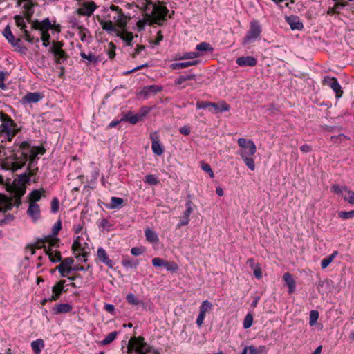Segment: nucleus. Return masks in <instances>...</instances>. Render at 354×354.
<instances>
[{
	"instance_id": "nucleus-1",
	"label": "nucleus",
	"mask_w": 354,
	"mask_h": 354,
	"mask_svg": "<svg viewBox=\"0 0 354 354\" xmlns=\"http://www.w3.org/2000/svg\"><path fill=\"white\" fill-rule=\"evenodd\" d=\"M127 354H149L153 347L148 345L142 336L131 337L127 344Z\"/></svg>"
},
{
	"instance_id": "nucleus-2",
	"label": "nucleus",
	"mask_w": 354,
	"mask_h": 354,
	"mask_svg": "<svg viewBox=\"0 0 354 354\" xmlns=\"http://www.w3.org/2000/svg\"><path fill=\"white\" fill-rule=\"evenodd\" d=\"M168 13L169 10L165 6L154 3L151 12L147 13V17L151 19L153 24L162 26L167 20Z\"/></svg>"
},
{
	"instance_id": "nucleus-3",
	"label": "nucleus",
	"mask_w": 354,
	"mask_h": 354,
	"mask_svg": "<svg viewBox=\"0 0 354 354\" xmlns=\"http://www.w3.org/2000/svg\"><path fill=\"white\" fill-rule=\"evenodd\" d=\"M262 32V26L257 19H252L250 23L249 30L243 38L242 44L246 45L256 41L260 37Z\"/></svg>"
},
{
	"instance_id": "nucleus-4",
	"label": "nucleus",
	"mask_w": 354,
	"mask_h": 354,
	"mask_svg": "<svg viewBox=\"0 0 354 354\" xmlns=\"http://www.w3.org/2000/svg\"><path fill=\"white\" fill-rule=\"evenodd\" d=\"M13 153L11 155L13 162L12 167L14 169H19L22 168L27 161L28 160V157L30 156L28 151L27 150H20L19 145L15 149H12Z\"/></svg>"
},
{
	"instance_id": "nucleus-5",
	"label": "nucleus",
	"mask_w": 354,
	"mask_h": 354,
	"mask_svg": "<svg viewBox=\"0 0 354 354\" xmlns=\"http://www.w3.org/2000/svg\"><path fill=\"white\" fill-rule=\"evenodd\" d=\"M241 149L239 154L243 156H254L257 151V147L254 142L251 140H247L243 138H239L237 140Z\"/></svg>"
},
{
	"instance_id": "nucleus-6",
	"label": "nucleus",
	"mask_w": 354,
	"mask_h": 354,
	"mask_svg": "<svg viewBox=\"0 0 354 354\" xmlns=\"http://www.w3.org/2000/svg\"><path fill=\"white\" fill-rule=\"evenodd\" d=\"M14 19L15 21V24L17 27L20 28L21 31L23 32L24 38L25 40H26L30 44H36L38 43L40 40L39 37H34L32 36L30 33V32L26 29V24L24 21V17L22 15H15L14 17Z\"/></svg>"
},
{
	"instance_id": "nucleus-7",
	"label": "nucleus",
	"mask_w": 354,
	"mask_h": 354,
	"mask_svg": "<svg viewBox=\"0 0 354 354\" xmlns=\"http://www.w3.org/2000/svg\"><path fill=\"white\" fill-rule=\"evenodd\" d=\"M331 191L341 196L349 204L354 205V191L351 190L347 186L334 184L331 186Z\"/></svg>"
},
{
	"instance_id": "nucleus-8",
	"label": "nucleus",
	"mask_w": 354,
	"mask_h": 354,
	"mask_svg": "<svg viewBox=\"0 0 354 354\" xmlns=\"http://www.w3.org/2000/svg\"><path fill=\"white\" fill-rule=\"evenodd\" d=\"M109 8L111 10L116 12V15L113 17V20L116 22L117 26L120 28H126L130 17L126 16L123 13L122 10L118 6L111 4Z\"/></svg>"
},
{
	"instance_id": "nucleus-9",
	"label": "nucleus",
	"mask_w": 354,
	"mask_h": 354,
	"mask_svg": "<svg viewBox=\"0 0 354 354\" xmlns=\"http://www.w3.org/2000/svg\"><path fill=\"white\" fill-rule=\"evenodd\" d=\"M0 133L19 127L11 117L3 111H0Z\"/></svg>"
},
{
	"instance_id": "nucleus-10",
	"label": "nucleus",
	"mask_w": 354,
	"mask_h": 354,
	"mask_svg": "<svg viewBox=\"0 0 354 354\" xmlns=\"http://www.w3.org/2000/svg\"><path fill=\"white\" fill-rule=\"evenodd\" d=\"M322 83L324 85L330 87L335 93L337 98H340L343 95L342 86L339 84L337 80L335 77L325 76L322 80Z\"/></svg>"
},
{
	"instance_id": "nucleus-11",
	"label": "nucleus",
	"mask_w": 354,
	"mask_h": 354,
	"mask_svg": "<svg viewBox=\"0 0 354 354\" xmlns=\"http://www.w3.org/2000/svg\"><path fill=\"white\" fill-rule=\"evenodd\" d=\"M19 149L28 151L30 156L28 157L29 164L27 170L30 171L32 167L37 165L39 158L35 153H33L32 148H31L30 144L28 141H24L20 143Z\"/></svg>"
},
{
	"instance_id": "nucleus-12",
	"label": "nucleus",
	"mask_w": 354,
	"mask_h": 354,
	"mask_svg": "<svg viewBox=\"0 0 354 354\" xmlns=\"http://www.w3.org/2000/svg\"><path fill=\"white\" fill-rule=\"evenodd\" d=\"M65 280H59L55 284L52 288L53 294L48 300L50 301H55L58 300L64 292H67L68 289H65V287L68 285H65Z\"/></svg>"
},
{
	"instance_id": "nucleus-13",
	"label": "nucleus",
	"mask_w": 354,
	"mask_h": 354,
	"mask_svg": "<svg viewBox=\"0 0 354 354\" xmlns=\"http://www.w3.org/2000/svg\"><path fill=\"white\" fill-rule=\"evenodd\" d=\"M74 260L71 257L65 258L60 262V264L56 267V270L60 273L62 277H67V274L73 271L71 265L73 263Z\"/></svg>"
},
{
	"instance_id": "nucleus-14",
	"label": "nucleus",
	"mask_w": 354,
	"mask_h": 354,
	"mask_svg": "<svg viewBox=\"0 0 354 354\" xmlns=\"http://www.w3.org/2000/svg\"><path fill=\"white\" fill-rule=\"evenodd\" d=\"M97 6L94 1H84L82 4V7L76 10L79 15L90 17L97 9Z\"/></svg>"
},
{
	"instance_id": "nucleus-15",
	"label": "nucleus",
	"mask_w": 354,
	"mask_h": 354,
	"mask_svg": "<svg viewBox=\"0 0 354 354\" xmlns=\"http://www.w3.org/2000/svg\"><path fill=\"white\" fill-rule=\"evenodd\" d=\"M53 28V24L48 18H45L41 21L35 20L32 23L31 29L40 30L41 33L48 32Z\"/></svg>"
},
{
	"instance_id": "nucleus-16",
	"label": "nucleus",
	"mask_w": 354,
	"mask_h": 354,
	"mask_svg": "<svg viewBox=\"0 0 354 354\" xmlns=\"http://www.w3.org/2000/svg\"><path fill=\"white\" fill-rule=\"evenodd\" d=\"M39 241L42 244L46 245V243H48V245H46L47 250L50 248V250H53V248L59 247L60 239L57 237H53L51 234H48L43 238L39 239Z\"/></svg>"
},
{
	"instance_id": "nucleus-17",
	"label": "nucleus",
	"mask_w": 354,
	"mask_h": 354,
	"mask_svg": "<svg viewBox=\"0 0 354 354\" xmlns=\"http://www.w3.org/2000/svg\"><path fill=\"white\" fill-rule=\"evenodd\" d=\"M97 257L99 261L101 263H103L104 264H105L109 268H111V269L113 268L114 262L111 259H109L108 254L106 253V250L103 248H102V247L98 248L97 251Z\"/></svg>"
},
{
	"instance_id": "nucleus-18",
	"label": "nucleus",
	"mask_w": 354,
	"mask_h": 354,
	"mask_svg": "<svg viewBox=\"0 0 354 354\" xmlns=\"http://www.w3.org/2000/svg\"><path fill=\"white\" fill-rule=\"evenodd\" d=\"M286 21L290 26L291 30H301L304 28V25L300 18L294 15L286 17Z\"/></svg>"
},
{
	"instance_id": "nucleus-19",
	"label": "nucleus",
	"mask_w": 354,
	"mask_h": 354,
	"mask_svg": "<svg viewBox=\"0 0 354 354\" xmlns=\"http://www.w3.org/2000/svg\"><path fill=\"white\" fill-rule=\"evenodd\" d=\"M163 87L158 85H149L143 87L140 91V95L145 98H147L150 95H156L157 93L162 91Z\"/></svg>"
},
{
	"instance_id": "nucleus-20",
	"label": "nucleus",
	"mask_w": 354,
	"mask_h": 354,
	"mask_svg": "<svg viewBox=\"0 0 354 354\" xmlns=\"http://www.w3.org/2000/svg\"><path fill=\"white\" fill-rule=\"evenodd\" d=\"M44 97V95L39 92H28L21 99L23 104L37 103Z\"/></svg>"
},
{
	"instance_id": "nucleus-21",
	"label": "nucleus",
	"mask_w": 354,
	"mask_h": 354,
	"mask_svg": "<svg viewBox=\"0 0 354 354\" xmlns=\"http://www.w3.org/2000/svg\"><path fill=\"white\" fill-rule=\"evenodd\" d=\"M238 66L241 67L255 66L257 64V59L252 56H242L238 57L236 61Z\"/></svg>"
},
{
	"instance_id": "nucleus-22",
	"label": "nucleus",
	"mask_w": 354,
	"mask_h": 354,
	"mask_svg": "<svg viewBox=\"0 0 354 354\" xmlns=\"http://www.w3.org/2000/svg\"><path fill=\"white\" fill-rule=\"evenodd\" d=\"M73 306L67 303H61L55 305L53 309L52 313L54 315H59L62 313H67L72 310Z\"/></svg>"
},
{
	"instance_id": "nucleus-23",
	"label": "nucleus",
	"mask_w": 354,
	"mask_h": 354,
	"mask_svg": "<svg viewBox=\"0 0 354 354\" xmlns=\"http://www.w3.org/2000/svg\"><path fill=\"white\" fill-rule=\"evenodd\" d=\"M0 205L3 206V213L12 209L14 205L12 198L0 193Z\"/></svg>"
},
{
	"instance_id": "nucleus-24",
	"label": "nucleus",
	"mask_w": 354,
	"mask_h": 354,
	"mask_svg": "<svg viewBox=\"0 0 354 354\" xmlns=\"http://www.w3.org/2000/svg\"><path fill=\"white\" fill-rule=\"evenodd\" d=\"M151 139L153 153L157 156H161L164 152V149L159 141L158 137L151 135Z\"/></svg>"
},
{
	"instance_id": "nucleus-25",
	"label": "nucleus",
	"mask_w": 354,
	"mask_h": 354,
	"mask_svg": "<svg viewBox=\"0 0 354 354\" xmlns=\"http://www.w3.org/2000/svg\"><path fill=\"white\" fill-rule=\"evenodd\" d=\"M44 250L52 263H58L62 261V257L59 251L56 250L54 254L53 250H50V248L47 250L46 245H44Z\"/></svg>"
},
{
	"instance_id": "nucleus-26",
	"label": "nucleus",
	"mask_w": 354,
	"mask_h": 354,
	"mask_svg": "<svg viewBox=\"0 0 354 354\" xmlns=\"http://www.w3.org/2000/svg\"><path fill=\"white\" fill-rule=\"evenodd\" d=\"M99 22L102 29L106 31L108 33H118V29L115 28L111 21H104L103 19H101L99 21Z\"/></svg>"
},
{
	"instance_id": "nucleus-27",
	"label": "nucleus",
	"mask_w": 354,
	"mask_h": 354,
	"mask_svg": "<svg viewBox=\"0 0 354 354\" xmlns=\"http://www.w3.org/2000/svg\"><path fill=\"white\" fill-rule=\"evenodd\" d=\"M27 214L29 216L35 219H37L40 216V209L39 205L35 203H30L27 210Z\"/></svg>"
},
{
	"instance_id": "nucleus-28",
	"label": "nucleus",
	"mask_w": 354,
	"mask_h": 354,
	"mask_svg": "<svg viewBox=\"0 0 354 354\" xmlns=\"http://www.w3.org/2000/svg\"><path fill=\"white\" fill-rule=\"evenodd\" d=\"M283 279L288 287L289 293L294 292L295 290L296 282L293 279L292 274L290 272L284 273Z\"/></svg>"
},
{
	"instance_id": "nucleus-29",
	"label": "nucleus",
	"mask_w": 354,
	"mask_h": 354,
	"mask_svg": "<svg viewBox=\"0 0 354 354\" xmlns=\"http://www.w3.org/2000/svg\"><path fill=\"white\" fill-rule=\"evenodd\" d=\"M80 55L82 59L87 60V64H97L100 59L98 57H96L93 53L89 52L88 54H86V53L82 50L80 52Z\"/></svg>"
},
{
	"instance_id": "nucleus-30",
	"label": "nucleus",
	"mask_w": 354,
	"mask_h": 354,
	"mask_svg": "<svg viewBox=\"0 0 354 354\" xmlns=\"http://www.w3.org/2000/svg\"><path fill=\"white\" fill-rule=\"evenodd\" d=\"M145 234L147 241L151 243H156L159 241V238L156 232L149 227L145 229Z\"/></svg>"
},
{
	"instance_id": "nucleus-31",
	"label": "nucleus",
	"mask_w": 354,
	"mask_h": 354,
	"mask_svg": "<svg viewBox=\"0 0 354 354\" xmlns=\"http://www.w3.org/2000/svg\"><path fill=\"white\" fill-rule=\"evenodd\" d=\"M199 62L198 60H193V61H187L183 62H176L171 64V68L174 70L188 68L192 66H194L198 64Z\"/></svg>"
},
{
	"instance_id": "nucleus-32",
	"label": "nucleus",
	"mask_w": 354,
	"mask_h": 354,
	"mask_svg": "<svg viewBox=\"0 0 354 354\" xmlns=\"http://www.w3.org/2000/svg\"><path fill=\"white\" fill-rule=\"evenodd\" d=\"M210 108L214 109L216 113H221L228 111L230 109V106L225 101H222L220 104L211 102Z\"/></svg>"
},
{
	"instance_id": "nucleus-33",
	"label": "nucleus",
	"mask_w": 354,
	"mask_h": 354,
	"mask_svg": "<svg viewBox=\"0 0 354 354\" xmlns=\"http://www.w3.org/2000/svg\"><path fill=\"white\" fill-rule=\"evenodd\" d=\"M126 300L128 302L129 304L132 306H142V307H145V303L139 299L133 293H129L127 295Z\"/></svg>"
},
{
	"instance_id": "nucleus-34",
	"label": "nucleus",
	"mask_w": 354,
	"mask_h": 354,
	"mask_svg": "<svg viewBox=\"0 0 354 354\" xmlns=\"http://www.w3.org/2000/svg\"><path fill=\"white\" fill-rule=\"evenodd\" d=\"M122 265L126 268H136L140 263L139 260H132L127 256L124 257L121 261Z\"/></svg>"
},
{
	"instance_id": "nucleus-35",
	"label": "nucleus",
	"mask_w": 354,
	"mask_h": 354,
	"mask_svg": "<svg viewBox=\"0 0 354 354\" xmlns=\"http://www.w3.org/2000/svg\"><path fill=\"white\" fill-rule=\"evenodd\" d=\"M44 346V341L42 339H37L31 342V348L35 354H40Z\"/></svg>"
},
{
	"instance_id": "nucleus-36",
	"label": "nucleus",
	"mask_w": 354,
	"mask_h": 354,
	"mask_svg": "<svg viewBox=\"0 0 354 354\" xmlns=\"http://www.w3.org/2000/svg\"><path fill=\"white\" fill-rule=\"evenodd\" d=\"M124 199L119 197L113 196L111 198V203L107 205V207L110 209H119L124 203Z\"/></svg>"
},
{
	"instance_id": "nucleus-37",
	"label": "nucleus",
	"mask_w": 354,
	"mask_h": 354,
	"mask_svg": "<svg viewBox=\"0 0 354 354\" xmlns=\"http://www.w3.org/2000/svg\"><path fill=\"white\" fill-rule=\"evenodd\" d=\"M10 44L21 54H26L28 50V48L26 46L21 45V39L20 38H14V40H12Z\"/></svg>"
},
{
	"instance_id": "nucleus-38",
	"label": "nucleus",
	"mask_w": 354,
	"mask_h": 354,
	"mask_svg": "<svg viewBox=\"0 0 354 354\" xmlns=\"http://www.w3.org/2000/svg\"><path fill=\"white\" fill-rule=\"evenodd\" d=\"M44 192L45 190L44 188L32 190L29 194V198L31 201L30 203H36V202L39 201L41 199V195Z\"/></svg>"
},
{
	"instance_id": "nucleus-39",
	"label": "nucleus",
	"mask_w": 354,
	"mask_h": 354,
	"mask_svg": "<svg viewBox=\"0 0 354 354\" xmlns=\"http://www.w3.org/2000/svg\"><path fill=\"white\" fill-rule=\"evenodd\" d=\"M348 5L347 2H336L333 7L329 8L327 11V15H333L339 13V9L346 7Z\"/></svg>"
},
{
	"instance_id": "nucleus-40",
	"label": "nucleus",
	"mask_w": 354,
	"mask_h": 354,
	"mask_svg": "<svg viewBox=\"0 0 354 354\" xmlns=\"http://www.w3.org/2000/svg\"><path fill=\"white\" fill-rule=\"evenodd\" d=\"M53 57L55 59V62L57 64H62L64 63L68 58V54L64 50H59V52L55 55Z\"/></svg>"
},
{
	"instance_id": "nucleus-41",
	"label": "nucleus",
	"mask_w": 354,
	"mask_h": 354,
	"mask_svg": "<svg viewBox=\"0 0 354 354\" xmlns=\"http://www.w3.org/2000/svg\"><path fill=\"white\" fill-rule=\"evenodd\" d=\"M26 192V187L24 185L21 184L18 185H15L13 188L14 192V198H22V196L25 194Z\"/></svg>"
},
{
	"instance_id": "nucleus-42",
	"label": "nucleus",
	"mask_w": 354,
	"mask_h": 354,
	"mask_svg": "<svg viewBox=\"0 0 354 354\" xmlns=\"http://www.w3.org/2000/svg\"><path fill=\"white\" fill-rule=\"evenodd\" d=\"M63 46L64 43L63 41H53L52 45L49 48V52L53 54L54 56L55 55L57 54V53L59 52V50H63Z\"/></svg>"
},
{
	"instance_id": "nucleus-43",
	"label": "nucleus",
	"mask_w": 354,
	"mask_h": 354,
	"mask_svg": "<svg viewBox=\"0 0 354 354\" xmlns=\"http://www.w3.org/2000/svg\"><path fill=\"white\" fill-rule=\"evenodd\" d=\"M249 354H267L268 348L266 346H259L256 348L254 346H248Z\"/></svg>"
},
{
	"instance_id": "nucleus-44",
	"label": "nucleus",
	"mask_w": 354,
	"mask_h": 354,
	"mask_svg": "<svg viewBox=\"0 0 354 354\" xmlns=\"http://www.w3.org/2000/svg\"><path fill=\"white\" fill-rule=\"evenodd\" d=\"M338 252L334 251L329 256L324 258L321 261V267L322 269L326 268L330 263L333 261L335 257L337 255Z\"/></svg>"
},
{
	"instance_id": "nucleus-45",
	"label": "nucleus",
	"mask_w": 354,
	"mask_h": 354,
	"mask_svg": "<svg viewBox=\"0 0 354 354\" xmlns=\"http://www.w3.org/2000/svg\"><path fill=\"white\" fill-rule=\"evenodd\" d=\"M196 49L200 52H209L213 53L214 48L209 43L207 42H201L196 45Z\"/></svg>"
},
{
	"instance_id": "nucleus-46",
	"label": "nucleus",
	"mask_w": 354,
	"mask_h": 354,
	"mask_svg": "<svg viewBox=\"0 0 354 354\" xmlns=\"http://www.w3.org/2000/svg\"><path fill=\"white\" fill-rule=\"evenodd\" d=\"M196 75L195 74L180 75L175 80L174 84L175 85H180L186 81L196 80Z\"/></svg>"
},
{
	"instance_id": "nucleus-47",
	"label": "nucleus",
	"mask_w": 354,
	"mask_h": 354,
	"mask_svg": "<svg viewBox=\"0 0 354 354\" xmlns=\"http://www.w3.org/2000/svg\"><path fill=\"white\" fill-rule=\"evenodd\" d=\"M113 225L106 218H102L98 222V227L101 231H107L109 232L112 229Z\"/></svg>"
},
{
	"instance_id": "nucleus-48",
	"label": "nucleus",
	"mask_w": 354,
	"mask_h": 354,
	"mask_svg": "<svg viewBox=\"0 0 354 354\" xmlns=\"http://www.w3.org/2000/svg\"><path fill=\"white\" fill-rule=\"evenodd\" d=\"M252 156H241L242 160H243L244 163L246 165V166L251 170L254 171L255 169V163L254 160L252 158H251Z\"/></svg>"
},
{
	"instance_id": "nucleus-49",
	"label": "nucleus",
	"mask_w": 354,
	"mask_h": 354,
	"mask_svg": "<svg viewBox=\"0 0 354 354\" xmlns=\"http://www.w3.org/2000/svg\"><path fill=\"white\" fill-rule=\"evenodd\" d=\"M69 23L71 24L72 28H77L79 30H86L87 32H89L88 28L79 24V20L75 17H71L69 19Z\"/></svg>"
},
{
	"instance_id": "nucleus-50",
	"label": "nucleus",
	"mask_w": 354,
	"mask_h": 354,
	"mask_svg": "<svg viewBox=\"0 0 354 354\" xmlns=\"http://www.w3.org/2000/svg\"><path fill=\"white\" fill-rule=\"evenodd\" d=\"M118 334V332L117 331L111 332L101 342V344L107 345L111 344L116 339Z\"/></svg>"
},
{
	"instance_id": "nucleus-51",
	"label": "nucleus",
	"mask_w": 354,
	"mask_h": 354,
	"mask_svg": "<svg viewBox=\"0 0 354 354\" xmlns=\"http://www.w3.org/2000/svg\"><path fill=\"white\" fill-rule=\"evenodd\" d=\"M185 207H186V209L183 212V215L185 216H187V217L189 218L190 214L194 211V208L195 207V205L194 204V203L191 200H188V201H187V202L185 203Z\"/></svg>"
},
{
	"instance_id": "nucleus-52",
	"label": "nucleus",
	"mask_w": 354,
	"mask_h": 354,
	"mask_svg": "<svg viewBox=\"0 0 354 354\" xmlns=\"http://www.w3.org/2000/svg\"><path fill=\"white\" fill-rule=\"evenodd\" d=\"M145 183L151 185H156L159 183V180L155 175L147 174L145 176Z\"/></svg>"
},
{
	"instance_id": "nucleus-53",
	"label": "nucleus",
	"mask_w": 354,
	"mask_h": 354,
	"mask_svg": "<svg viewBox=\"0 0 354 354\" xmlns=\"http://www.w3.org/2000/svg\"><path fill=\"white\" fill-rule=\"evenodd\" d=\"M212 307V303L210 301H209L208 300H205L201 303V304L199 307V312L205 315V313L209 309H211Z\"/></svg>"
},
{
	"instance_id": "nucleus-54",
	"label": "nucleus",
	"mask_w": 354,
	"mask_h": 354,
	"mask_svg": "<svg viewBox=\"0 0 354 354\" xmlns=\"http://www.w3.org/2000/svg\"><path fill=\"white\" fill-rule=\"evenodd\" d=\"M201 56L199 52H187L184 53L183 56L178 58V59H192Z\"/></svg>"
},
{
	"instance_id": "nucleus-55",
	"label": "nucleus",
	"mask_w": 354,
	"mask_h": 354,
	"mask_svg": "<svg viewBox=\"0 0 354 354\" xmlns=\"http://www.w3.org/2000/svg\"><path fill=\"white\" fill-rule=\"evenodd\" d=\"M167 270L176 272L178 270V265L174 261H165L164 266Z\"/></svg>"
},
{
	"instance_id": "nucleus-56",
	"label": "nucleus",
	"mask_w": 354,
	"mask_h": 354,
	"mask_svg": "<svg viewBox=\"0 0 354 354\" xmlns=\"http://www.w3.org/2000/svg\"><path fill=\"white\" fill-rule=\"evenodd\" d=\"M151 111V107L144 106L140 109V110L137 114L138 115L139 118H140L141 120H143L144 118L149 113V112Z\"/></svg>"
},
{
	"instance_id": "nucleus-57",
	"label": "nucleus",
	"mask_w": 354,
	"mask_h": 354,
	"mask_svg": "<svg viewBox=\"0 0 354 354\" xmlns=\"http://www.w3.org/2000/svg\"><path fill=\"white\" fill-rule=\"evenodd\" d=\"M21 130V127L15 128V129H10L8 131H5L3 133H5L7 136V139L8 141H12L13 138Z\"/></svg>"
},
{
	"instance_id": "nucleus-58",
	"label": "nucleus",
	"mask_w": 354,
	"mask_h": 354,
	"mask_svg": "<svg viewBox=\"0 0 354 354\" xmlns=\"http://www.w3.org/2000/svg\"><path fill=\"white\" fill-rule=\"evenodd\" d=\"M319 318V313L317 310H313L310 312L309 324L310 326H314Z\"/></svg>"
},
{
	"instance_id": "nucleus-59",
	"label": "nucleus",
	"mask_w": 354,
	"mask_h": 354,
	"mask_svg": "<svg viewBox=\"0 0 354 354\" xmlns=\"http://www.w3.org/2000/svg\"><path fill=\"white\" fill-rule=\"evenodd\" d=\"M338 216L344 220L354 218V209L348 212L342 211L338 213Z\"/></svg>"
},
{
	"instance_id": "nucleus-60",
	"label": "nucleus",
	"mask_w": 354,
	"mask_h": 354,
	"mask_svg": "<svg viewBox=\"0 0 354 354\" xmlns=\"http://www.w3.org/2000/svg\"><path fill=\"white\" fill-rule=\"evenodd\" d=\"M253 322V316L250 313H248L244 318L243 321V328L245 329H248L251 327Z\"/></svg>"
},
{
	"instance_id": "nucleus-61",
	"label": "nucleus",
	"mask_w": 354,
	"mask_h": 354,
	"mask_svg": "<svg viewBox=\"0 0 354 354\" xmlns=\"http://www.w3.org/2000/svg\"><path fill=\"white\" fill-rule=\"evenodd\" d=\"M62 229V221L61 220H58L53 226L52 227V232H51V235L53 236V237H57L56 236L58 234L59 232Z\"/></svg>"
},
{
	"instance_id": "nucleus-62",
	"label": "nucleus",
	"mask_w": 354,
	"mask_h": 354,
	"mask_svg": "<svg viewBox=\"0 0 354 354\" xmlns=\"http://www.w3.org/2000/svg\"><path fill=\"white\" fill-rule=\"evenodd\" d=\"M3 36L6 38L8 41L10 43L12 40H14V35L10 30V28L9 26H7L3 31Z\"/></svg>"
},
{
	"instance_id": "nucleus-63",
	"label": "nucleus",
	"mask_w": 354,
	"mask_h": 354,
	"mask_svg": "<svg viewBox=\"0 0 354 354\" xmlns=\"http://www.w3.org/2000/svg\"><path fill=\"white\" fill-rule=\"evenodd\" d=\"M59 209V201L55 197L51 201V212L54 214L57 213Z\"/></svg>"
},
{
	"instance_id": "nucleus-64",
	"label": "nucleus",
	"mask_w": 354,
	"mask_h": 354,
	"mask_svg": "<svg viewBox=\"0 0 354 354\" xmlns=\"http://www.w3.org/2000/svg\"><path fill=\"white\" fill-rule=\"evenodd\" d=\"M201 169L208 173L210 177L213 178L214 176V174L209 164L201 162Z\"/></svg>"
}]
</instances>
